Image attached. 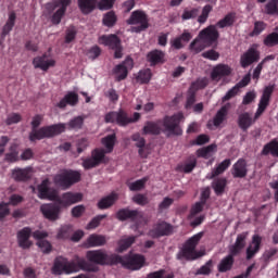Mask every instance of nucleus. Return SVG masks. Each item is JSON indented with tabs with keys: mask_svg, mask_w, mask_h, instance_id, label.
Here are the masks:
<instances>
[{
	"mask_svg": "<svg viewBox=\"0 0 278 278\" xmlns=\"http://www.w3.org/2000/svg\"><path fill=\"white\" fill-rule=\"evenodd\" d=\"M102 144L105 147V150L97 148L92 150L90 157L83 160V167L85 170L97 168V166H100V164H108V162H110V159L105 156V153H112V151H114V146L116 144V134L102 138Z\"/></svg>",
	"mask_w": 278,
	"mask_h": 278,
	"instance_id": "f257e3e1",
	"label": "nucleus"
},
{
	"mask_svg": "<svg viewBox=\"0 0 278 278\" xmlns=\"http://www.w3.org/2000/svg\"><path fill=\"white\" fill-rule=\"evenodd\" d=\"M42 118L43 117L40 114L33 117L30 123L31 131L29 132L30 142H36V140H45V138H55V136H60V134H64V131H66L65 124H53L39 128L42 123Z\"/></svg>",
	"mask_w": 278,
	"mask_h": 278,
	"instance_id": "f03ea898",
	"label": "nucleus"
},
{
	"mask_svg": "<svg viewBox=\"0 0 278 278\" xmlns=\"http://www.w3.org/2000/svg\"><path fill=\"white\" fill-rule=\"evenodd\" d=\"M79 270H85L86 273H97L99 268L92 266L90 263H88V261H86V258L79 257L78 255H76L70 262L56 258L52 267L53 275H62V273L71 275V273H79Z\"/></svg>",
	"mask_w": 278,
	"mask_h": 278,
	"instance_id": "7ed1b4c3",
	"label": "nucleus"
},
{
	"mask_svg": "<svg viewBox=\"0 0 278 278\" xmlns=\"http://www.w3.org/2000/svg\"><path fill=\"white\" fill-rule=\"evenodd\" d=\"M201 238H203V232H199L189 238L185 242L182 249L177 253V260H187V262H193V260L203 257L205 254L203 252L197 251V247L199 242H201Z\"/></svg>",
	"mask_w": 278,
	"mask_h": 278,
	"instance_id": "20e7f679",
	"label": "nucleus"
},
{
	"mask_svg": "<svg viewBox=\"0 0 278 278\" xmlns=\"http://www.w3.org/2000/svg\"><path fill=\"white\" fill-rule=\"evenodd\" d=\"M87 260L98 266H116L121 258L118 254H108L105 250H89L86 253Z\"/></svg>",
	"mask_w": 278,
	"mask_h": 278,
	"instance_id": "39448f33",
	"label": "nucleus"
},
{
	"mask_svg": "<svg viewBox=\"0 0 278 278\" xmlns=\"http://www.w3.org/2000/svg\"><path fill=\"white\" fill-rule=\"evenodd\" d=\"M53 181L59 188H62V190H68L71 186L81 181V174L72 169L63 170L53 177Z\"/></svg>",
	"mask_w": 278,
	"mask_h": 278,
	"instance_id": "423d86ee",
	"label": "nucleus"
},
{
	"mask_svg": "<svg viewBox=\"0 0 278 278\" xmlns=\"http://www.w3.org/2000/svg\"><path fill=\"white\" fill-rule=\"evenodd\" d=\"M126 23L127 25H138L130 28L132 34H142L149 27V15L142 10H136L130 14Z\"/></svg>",
	"mask_w": 278,
	"mask_h": 278,
	"instance_id": "0eeeda50",
	"label": "nucleus"
},
{
	"mask_svg": "<svg viewBox=\"0 0 278 278\" xmlns=\"http://www.w3.org/2000/svg\"><path fill=\"white\" fill-rule=\"evenodd\" d=\"M182 118L184 113H176L170 116L166 115L161 122L165 134H168V136H181L184 134L180 126Z\"/></svg>",
	"mask_w": 278,
	"mask_h": 278,
	"instance_id": "6e6552de",
	"label": "nucleus"
},
{
	"mask_svg": "<svg viewBox=\"0 0 278 278\" xmlns=\"http://www.w3.org/2000/svg\"><path fill=\"white\" fill-rule=\"evenodd\" d=\"M118 258L119 261H117V264L123 265L124 268H127L128 270H140V268L144 266V262H147L144 255L142 254H132L125 256L118 255Z\"/></svg>",
	"mask_w": 278,
	"mask_h": 278,
	"instance_id": "1a4fd4ad",
	"label": "nucleus"
},
{
	"mask_svg": "<svg viewBox=\"0 0 278 278\" xmlns=\"http://www.w3.org/2000/svg\"><path fill=\"white\" fill-rule=\"evenodd\" d=\"M100 45H104V47H109L114 52L115 60H121L123 58V46H121V38L117 35H103L99 38Z\"/></svg>",
	"mask_w": 278,
	"mask_h": 278,
	"instance_id": "9d476101",
	"label": "nucleus"
},
{
	"mask_svg": "<svg viewBox=\"0 0 278 278\" xmlns=\"http://www.w3.org/2000/svg\"><path fill=\"white\" fill-rule=\"evenodd\" d=\"M175 227L165 220L157 222L152 229L149 230L148 236L153 239L173 236Z\"/></svg>",
	"mask_w": 278,
	"mask_h": 278,
	"instance_id": "9b49d317",
	"label": "nucleus"
},
{
	"mask_svg": "<svg viewBox=\"0 0 278 278\" xmlns=\"http://www.w3.org/2000/svg\"><path fill=\"white\" fill-rule=\"evenodd\" d=\"M116 218L122 223H124V220H130V223H135L138 227L140 220L144 218V215L138 210L122 208L117 211Z\"/></svg>",
	"mask_w": 278,
	"mask_h": 278,
	"instance_id": "f8f14e48",
	"label": "nucleus"
},
{
	"mask_svg": "<svg viewBox=\"0 0 278 278\" xmlns=\"http://www.w3.org/2000/svg\"><path fill=\"white\" fill-rule=\"evenodd\" d=\"M199 38L202 40V42H204V45H206V47H212V45L218 42L220 33H218V29H216L215 25H210L199 33Z\"/></svg>",
	"mask_w": 278,
	"mask_h": 278,
	"instance_id": "ddd939ff",
	"label": "nucleus"
},
{
	"mask_svg": "<svg viewBox=\"0 0 278 278\" xmlns=\"http://www.w3.org/2000/svg\"><path fill=\"white\" fill-rule=\"evenodd\" d=\"M260 50H257V45L251 46L240 58V65L242 68H249L251 64L260 62Z\"/></svg>",
	"mask_w": 278,
	"mask_h": 278,
	"instance_id": "4468645a",
	"label": "nucleus"
},
{
	"mask_svg": "<svg viewBox=\"0 0 278 278\" xmlns=\"http://www.w3.org/2000/svg\"><path fill=\"white\" fill-rule=\"evenodd\" d=\"M130 68H134V59L128 56L124 62L113 68L115 81H123L124 79H127V75H129Z\"/></svg>",
	"mask_w": 278,
	"mask_h": 278,
	"instance_id": "2eb2a0df",
	"label": "nucleus"
},
{
	"mask_svg": "<svg viewBox=\"0 0 278 278\" xmlns=\"http://www.w3.org/2000/svg\"><path fill=\"white\" fill-rule=\"evenodd\" d=\"M40 212L43 214V217L47 218V220H51L53 223L55 220H60L62 206L59 203L42 204L40 206Z\"/></svg>",
	"mask_w": 278,
	"mask_h": 278,
	"instance_id": "dca6fc26",
	"label": "nucleus"
},
{
	"mask_svg": "<svg viewBox=\"0 0 278 278\" xmlns=\"http://www.w3.org/2000/svg\"><path fill=\"white\" fill-rule=\"evenodd\" d=\"M84 200V194L81 193H75V192H65L61 197L56 195L58 204L61 205V207H70V205H75V203H79Z\"/></svg>",
	"mask_w": 278,
	"mask_h": 278,
	"instance_id": "f3484780",
	"label": "nucleus"
},
{
	"mask_svg": "<svg viewBox=\"0 0 278 278\" xmlns=\"http://www.w3.org/2000/svg\"><path fill=\"white\" fill-rule=\"evenodd\" d=\"M71 3V0H56L53 3V10H55V8H59V10H56L51 17L52 25H60V23H62V18L64 14H66V10Z\"/></svg>",
	"mask_w": 278,
	"mask_h": 278,
	"instance_id": "a211bd4d",
	"label": "nucleus"
},
{
	"mask_svg": "<svg viewBox=\"0 0 278 278\" xmlns=\"http://www.w3.org/2000/svg\"><path fill=\"white\" fill-rule=\"evenodd\" d=\"M105 123H116L119 127H127L129 125V115L127 112L119 110L118 112L113 111L105 115Z\"/></svg>",
	"mask_w": 278,
	"mask_h": 278,
	"instance_id": "6ab92c4d",
	"label": "nucleus"
},
{
	"mask_svg": "<svg viewBox=\"0 0 278 278\" xmlns=\"http://www.w3.org/2000/svg\"><path fill=\"white\" fill-rule=\"evenodd\" d=\"M49 186H51L49 178L43 179L37 187L38 197L40 199H48V201H55L58 199V192Z\"/></svg>",
	"mask_w": 278,
	"mask_h": 278,
	"instance_id": "aec40b11",
	"label": "nucleus"
},
{
	"mask_svg": "<svg viewBox=\"0 0 278 278\" xmlns=\"http://www.w3.org/2000/svg\"><path fill=\"white\" fill-rule=\"evenodd\" d=\"M231 175L233 179H244L249 175V165H247V160L239 159L231 168Z\"/></svg>",
	"mask_w": 278,
	"mask_h": 278,
	"instance_id": "412c9836",
	"label": "nucleus"
},
{
	"mask_svg": "<svg viewBox=\"0 0 278 278\" xmlns=\"http://www.w3.org/2000/svg\"><path fill=\"white\" fill-rule=\"evenodd\" d=\"M31 238V228L24 227L17 231V243L21 249L27 250L31 249L33 242L29 240Z\"/></svg>",
	"mask_w": 278,
	"mask_h": 278,
	"instance_id": "4be33fe9",
	"label": "nucleus"
},
{
	"mask_svg": "<svg viewBox=\"0 0 278 278\" xmlns=\"http://www.w3.org/2000/svg\"><path fill=\"white\" fill-rule=\"evenodd\" d=\"M79 103V94L75 91H68L63 99L60 100V102L56 104V108L60 110H64L66 105H71L72 108H75Z\"/></svg>",
	"mask_w": 278,
	"mask_h": 278,
	"instance_id": "5701e85b",
	"label": "nucleus"
},
{
	"mask_svg": "<svg viewBox=\"0 0 278 278\" xmlns=\"http://www.w3.org/2000/svg\"><path fill=\"white\" fill-rule=\"evenodd\" d=\"M147 61L150 66H157V64H164L166 62V53L162 50L155 49L147 54Z\"/></svg>",
	"mask_w": 278,
	"mask_h": 278,
	"instance_id": "b1692460",
	"label": "nucleus"
},
{
	"mask_svg": "<svg viewBox=\"0 0 278 278\" xmlns=\"http://www.w3.org/2000/svg\"><path fill=\"white\" fill-rule=\"evenodd\" d=\"M47 58H48L47 53H45L41 56H36L33 60L34 68H40L41 71L47 72L49 68L55 66V60H53V59L48 60Z\"/></svg>",
	"mask_w": 278,
	"mask_h": 278,
	"instance_id": "393cba45",
	"label": "nucleus"
},
{
	"mask_svg": "<svg viewBox=\"0 0 278 278\" xmlns=\"http://www.w3.org/2000/svg\"><path fill=\"white\" fill-rule=\"evenodd\" d=\"M229 75H231V67H229V65L219 64L213 68L211 79H213V81H220L223 77H229Z\"/></svg>",
	"mask_w": 278,
	"mask_h": 278,
	"instance_id": "a878e982",
	"label": "nucleus"
},
{
	"mask_svg": "<svg viewBox=\"0 0 278 278\" xmlns=\"http://www.w3.org/2000/svg\"><path fill=\"white\" fill-rule=\"evenodd\" d=\"M229 110H231V103H226L223 105L213 118L214 127H220L225 121H227V115L229 114Z\"/></svg>",
	"mask_w": 278,
	"mask_h": 278,
	"instance_id": "bb28decb",
	"label": "nucleus"
},
{
	"mask_svg": "<svg viewBox=\"0 0 278 278\" xmlns=\"http://www.w3.org/2000/svg\"><path fill=\"white\" fill-rule=\"evenodd\" d=\"M249 236V232H242L237 236L236 242L233 245L230 247V253L232 255H240L242 253V249L247 247V237Z\"/></svg>",
	"mask_w": 278,
	"mask_h": 278,
	"instance_id": "cd10ccee",
	"label": "nucleus"
},
{
	"mask_svg": "<svg viewBox=\"0 0 278 278\" xmlns=\"http://www.w3.org/2000/svg\"><path fill=\"white\" fill-rule=\"evenodd\" d=\"M131 140L136 142L140 157L147 160L149 157V151L147 150V140H144V137L140 136V134H135L131 136Z\"/></svg>",
	"mask_w": 278,
	"mask_h": 278,
	"instance_id": "c85d7f7f",
	"label": "nucleus"
},
{
	"mask_svg": "<svg viewBox=\"0 0 278 278\" xmlns=\"http://www.w3.org/2000/svg\"><path fill=\"white\" fill-rule=\"evenodd\" d=\"M253 123H255V119H253V116L249 112L239 114L238 119H237L238 127L242 131H249V129L253 125Z\"/></svg>",
	"mask_w": 278,
	"mask_h": 278,
	"instance_id": "c756f323",
	"label": "nucleus"
},
{
	"mask_svg": "<svg viewBox=\"0 0 278 278\" xmlns=\"http://www.w3.org/2000/svg\"><path fill=\"white\" fill-rule=\"evenodd\" d=\"M262 247V238L260 235H254L252 237V242L247 249V260H253L256 253H260V249Z\"/></svg>",
	"mask_w": 278,
	"mask_h": 278,
	"instance_id": "7c9ffc66",
	"label": "nucleus"
},
{
	"mask_svg": "<svg viewBox=\"0 0 278 278\" xmlns=\"http://www.w3.org/2000/svg\"><path fill=\"white\" fill-rule=\"evenodd\" d=\"M118 201V193L112 192L111 194L100 199L98 202L99 210H110L114 203Z\"/></svg>",
	"mask_w": 278,
	"mask_h": 278,
	"instance_id": "2f4dec72",
	"label": "nucleus"
},
{
	"mask_svg": "<svg viewBox=\"0 0 278 278\" xmlns=\"http://www.w3.org/2000/svg\"><path fill=\"white\" fill-rule=\"evenodd\" d=\"M197 168V156L194 154H190L184 163L178 165V170L182 173H192Z\"/></svg>",
	"mask_w": 278,
	"mask_h": 278,
	"instance_id": "473e14b6",
	"label": "nucleus"
},
{
	"mask_svg": "<svg viewBox=\"0 0 278 278\" xmlns=\"http://www.w3.org/2000/svg\"><path fill=\"white\" fill-rule=\"evenodd\" d=\"M12 177L15 181H28L31 179V167L14 169Z\"/></svg>",
	"mask_w": 278,
	"mask_h": 278,
	"instance_id": "72a5a7b5",
	"label": "nucleus"
},
{
	"mask_svg": "<svg viewBox=\"0 0 278 278\" xmlns=\"http://www.w3.org/2000/svg\"><path fill=\"white\" fill-rule=\"evenodd\" d=\"M108 242L104 236L101 235H91L88 237L85 247L87 249H92L94 247H104V244Z\"/></svg>",
	"mask_w": 278,
	"mask_h": 278,
	"instance_id": "f704fd0d",
	"label": "nucleus"
},
{
	"mask_svg": "<svg viewBox=\"0 0 278 278\" xmlns=\"http://www.w3.org/2000/svg\"><path fill=\"white\" fill-rule=\"evenodd\" d=\"M233 257H236V254L232 253L225 256L217 266L218 273H228V270H231L233 268Z\"/></svg>",
	"mask_w": 278,
	"mask_h": 278,
	"instance_id": "c9c22d12",
	"label": "nucleus"
},
{
	"mask_svg": "<svg viewBox=\"0 0 278 278\" xmlns=\"http://www.w3.org/2000/svg\"><path fill=\"white\" fill-rule=\"evenodd\" d=\"M99 0H78V8L83 14H90L96 8Z\"/></svg>",
	"mask_w": 278,
	"mask_h": 278,
	"instance_id": "e433bc0d",
	"label": "nucleus"
},
{
	"mask_svg": "<svg viewBox=\"0 0 278 278\" xmlns=\"http://www.w3.org/2000/svg\"><path fill=\"white\" fill-rule=\"evenodd\" d=\"M152 135V136H160L162 134V128H160V125L155 122H147L143 129L142 135Z\"/></svg>",
	"mask_w": 278,
	"mask_h": 278,
	"instance_id": "4c0bfd02",
	"label": "nucleus"
},
{
	"mask_svg": "<svg viewBox=\"0 0 278 278\" xmlns=\"http://www.w3.org/2000/svg\"><path fill=\"white\" fill-rule=\"evenodd\" d=\"M15 23H16V13L11 12L9 14V20L7 21L5 25L2 28L1 38H5L8 34H10L12 29H14Z\"/></svg>",
	"mask_w": 278,
	"mask_h": 278,
	"instance_id": "58836bf2",
	"label": "nucleus"
},
{
	"mask_svg": "<svg viewBox=\"0 0 278 278\" xmlns=\"http://www.w3.org/2000/svg\"><path fill=\"white\" fill-rule=\"evenodd\" d=\"M212 186L215 194L220 197L225 192V188H227V178H216Z\"/></svg>",
	"mask_w": 278,
	"mask_h": 278,
	"instance_id": "ea45409f",
	"label": "nucleus"
},
{
	"mask_svg": "<svg viewBox=\"0 0 278 278\" xmlns=\"http://www.w3.org/2000/svg\"><path fill=\"white\" fill-rule=\"evenodd\" d=\"M263 155H276L278 157V141L277 139L266 143L262 150Z\"/></svg>",
	"mask_w": 278,
	"mask_h": 278,
	"instance_id": "a19ab883",
	"label": "nucleus"
},
{
	"mask_svg": "<svg viewBox=\"0 0 278 278\" xmlns=\"http://www.w3.org/2000/svg\"><path fill=\"white\" fill-rule=\"evenodd\" d=\"M231 166V160L226 159L222 163L217 165L216 168L212 170L211 179H214L215 177H218V175H223L224 172L227 170Z\"/></svg>",
	"mask_w": 278,
	"mask_h": 278,
	"instance_id": "79ce46f5",
	"label": "nucleus"
},
{
	"mask_svg": "<svg viewBox=\"0 0 278 278\" xmlns=\"http://www.w3.org/2000/svg\"><path fill=\"white\" fill-rule=\"evenodd\" d=\"M233 23H236V14L228 13L224 18L217 22L216 27H219L220 29H225V27H231Z\"/></svg>",
	"mask_w": 278,
	"mask_h": 278,
	"instance_id": "37998d69",
	"label": "nucleus"
},
{
	"mask_svg": "<svg viewBox=\"0 0 278 278\" xmlns=\"http://www.w3.org/2000/svg\"><path fill=\"white\" fill-rule=\"evenodd\" d=\"M148 181H149V178L143 177L139 180L128 184V188L131 192H140V190H143L144 186H147Z\"/></svg>",
	"mask_w": 278,
	"mask_h": 278,
	"instance_id": "c03bdc74",
	"label": "nucleus"
},
{
	"mask_svg": "<svg viewBox=\"0 0 278 278\" xmlns=\"http://www.w3.org/2000/svg\"><path fill=\"white\" fill-rule=\"evenodd\" d=\"M116 21H118L116 13L114 11H109L106 14H104L102 23L105 25V27H114V25H116Z\"/></svg>",
	"mask_w": 278,
	"mask_h": 278,
	"instance_id": "a18cd8bd",
	"label": "nucleus"
},
{
	"mask_svg": "<svg viewBox=\"0 0 278 278\" xmlns=\"http://www.w3.org/2000/svg\"><path fill=\"white\" fill-rule=\"evenodd\" d=\"M265 12L269 16H278V0H269L265 5Z\"/></svg>",
	"mask_w": 278,
	"mask_h": 278,
	"instance_id": "49530a36",
	"label": "nucleus"
},
{
	"mask_svg": "<svg viewBox=\"0 0 278 278\" xmlns=\"http://www.w3.org/2000/svg\"><path fill=\"white\" fill-rule=\"evenodd\" d=\"M263 45H265V47H277L278 46V33L274 31L268 34L264 40H263Z\"/></svg>",
	"mask_w": 278,
	"mask_h": 278,
	"instance_id": "de8ad7c7",
	"label": "nucleus"
},
{
	"mask_svg": "<svg viewBox=\"0 0 278 278\" xmlns=\"http://www.w3.org/2000/svg\"><path fill=\"white\" fill-rule=\"evenodd\" d=\"M65 125H67L68 129H75L76 131H79V129H81V127H84V117L76 116Z\"/></svg>",
	"mask_w": 278,
	"mask_h": 278,
	"instance_id": "09e8293b",
	"label": "nucleus"
},
{
	"mask_svg": "<svg viewBox=\"0 0 278 278\" xmlns=\"http://www.w3.org/2000/svg\"><path fill=\"white\" fill-rule=\"evenodd\" d=\"M205 47H207V45H205V42L198 37L190 43L189 49L195 53H201Z\"/></svg>",
	"mask_w": 278,
	"mask_h": 278,
	"instance_id": "8fccbe9b",
	"label": "nucleus"
},
{
	"mask_svg": "<svg viewBox=\"0 0 278 278\" xmlns=\"http://www.w3.org/2000/svg\"><path fill=\"white\" fill-rule=\"evenodd\" d=\"M136 242V237H128L126 239H122L118 241V252L123 253V251H127L131 244Z\"/></svg>",
	"mask_w": 278,
	"mask_h": 278,
	"instance_id": "3c124183",
	"label": "nucleus"
},
{
	"mask_svg": "<svg viewBox=\"0 0 278 278\" xmlns=\"http://www.w3.org/2000/svg\"><path fill=\"white\" fill-rule=\"evenodd\" d=\"M215 150H216V144H210L207 147L199 149L197 151V155L198 157H204V160H207V157H210V153H214Z\"/></svg>",
	"mask_w": 278,
	"mask_h": 278,
	"instance_id": "603ef678",
	"label": "nucleus"
},
{
	"mask_svg": "<svg viewBox=\"0 0 278 278\" xmlns=\"http://www.w3.org/2000/svg\"><path fill=\"white\" fill-rule=\"evenodd\" d=\"M212 10H214L212 4L204 5L202 9L201 15L198 17V23L203 25V23H205L207 21V18L210 17V12H212Z\"/></svg>",
	"mask_w": 278,
	"mask_h": 278,
	"instance_id": "864d4df0",
	"label": "nucleus"
},
{
	"mask_svg": "<svg viewBox=\"0 0 278 278\" xmlns=\"http://www.w3.org/2000/svg\"><path fill=\"white\" fill-rule=\"evenodd\" d=\"M10 151H11V152H9V153L5 154L4 160H5L7 162H12V163L18 162V151L16 150V144H12V146L10 147Z\"/></svg>",
	"mask_w": 278,
	"mask_h": 278,
	"instance_id": "5fc2aeb1",
	"label": "nucleus"
},
{
	"mask_svg": "<svg viewBox=\"0 0 278 278\" xmlns=\"http://www.w3.org/2000/svg\"><path fill=\"white\" fill-rule=\"evenodd\" d=\"M75 38H77V28H75V26H70L65 30V43L71 45Z\"/></svg>",
	"mask_w": 278,
	"mask_h": 278,
	"instance_id": "6e6d98bb",
	"label": "nucleus"
},
{
	"mask_svg": "<svg viewBox=\"0 0 278 278\" xmlns=\"http://www.w3.org/2000/svg\"><path fill=\"white\" fill-rule=\"evenodd\" d=\"M151 70H143L139 72V75L137 77L138 81H140V84H149L151 81Z\"/></svg>",
	"mask_w": 278,
	"mask_h": 278,
	"instance_id": "4d7b16f0",
	"label": "nucleus"
},
{
	"mask_svg": "<svg viewBox=\"0 0 278 278\" xmlns=\"http://www.w3.org/2000/svg\"><path fill=\"white\" fill-rule=\"evenodd\" d=\"M104 218H108V215H97L88 223L86 229H97V227L101 225V220H104Z\"/></svg>",
	"mask_w": 278,
	"mask_h": 278,
	"instance_id": "13d9d810",
	"label": "nucleus"
},
{
	"mask_svg": "<svg viewBox=\"0 0 278 278\" xmlns=\"http://www.w3.org/2000/svg\"><path fill=\"white\" fill-rule=\"evenodd\" d=\"M212 266H214V262L210 260L195 271V275H210L212 273Z\"/></svg>",
	"mask_w": 278,
	"mask_h": 278,
	"instance_id": "bf43d9fd",
	"label": "nucleus"
},
{
	"mask_svg": "<svg viewBox=\"0 0 278 278\" xmlns=\"http://www.w3.org/2000/svg\"><path fill=\"white\" fill-rule=\"evenodd\" d=\"M195 102H197V92L192 88H190L187 96V102H186L187 110H190V108H192Z\"/></svg>",
	"mask_w": 278,
	"mask_h": 278,
	"instance_id": "052dcab7",
	"label": "nucleus"
},
{
	"mask_svg": "<svg viewBox=\"0 0 278 278\" xmlns=\"http://www.w3.org/2000/svg\"><path fill=\"white\" fill-rule=\"evenodd\" d=\"M197 16H199V9L185 10L181 20L190 21V18H197Z\"/></svg>",
	"mask_w": 278,
	"mask_h": 278,
	"instance_id": "680f3d73",
	"label": "nucleus"
},
{
	"mask_svg": "<svg viewBox=\"0 0 278 278\" xmlns=\"http://www.w3.org/2000/svg\"><path fill=\"white\" fill-rule=\"evenodd\" d=\"M265 29H266V23L262 21H257L254 23V28L251 33V36H260V34H262V31H264Z\"/></svg>",
	"mask_w": 278,
	"mask_h": 278,
	"instance_id": "e2e57ef3",
	"label": "nucleus"
},
{
	"mask_svg": "<svg viewBox=\"0 0 278 278\" xmlns=\"http://www.w3.org/2000/svg\"><path fill=\"white\" fill-rule=\"evenodd\" d=\"M37 247H39V249L42 251V253H50L53 249V247L51 245V242L47 241V240H39L37 241Z\"/></svg>",
	"mask_w": 278,
	"mask_h": 278,
	"instance_id": "0e129e2a",
	"label": "nucleus"
},
{
	"mask_svg": "<svg viewBox=\"0 0 278 278\" xmlns=\"http://www.w3.org/2000/svg\"><path fill=\"white\" fill-rule=\"evenodd\" d=\"M132 201L137 205H149V198H147V195L142 193H137L136 195H134Z\"/></svg>",
	"mask_w": 278,
	"mask_h": 278,
	"instance_id": "69168bd1",
	"label": "nucleus"
},
{
	"mask_svg": "<svg viewBox=\"0 0 278 278\" xmlns=\"http://www.w3.org/2000/svg\"><path fill=\"white\" fill-rule=\"evenodd\" d=\"M205 204L203 202H197L190 210L189 218H194L197 214H201L203 212V207Z\"/></svg>",
	"mask_w": 278,
	"mask_h": 278,
	"instance_id": "338daca9",
	"label": "nucleus"
},
{
	"mask_svg": "<svg viewBox=\"0 0 278 278\" xmlns=\"http://www.w3.org/2000/svg\"><path fill=\"white\" fill-rule=\"evenodd\" d=\"M114 3H116V0H100L98 2V8L99 10H112Z\"/></svg>",
	"mask_w": 278,
	"mask_h": 278,
	"instance_id": "774afa93",
	"label": "nucleus"
}]
</instances>
